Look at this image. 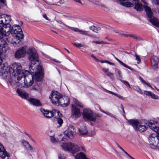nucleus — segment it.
<instances>
[{
  "label": "nucleus",
  "instance_id": "nucleus-1",
  "mask_svg": "<svg viewBox=\"0 0 159 159\" xmlns=\"http://www.w3.org/2000/svg\"><path fill=\"white\" fill-rule=\"evenodd\" d=\"M29 53V59L31 64L29 66V69L31 72L36 74L38 72H40L42 70V67L40 65H37L36 68L34 66L36 62L38 61V56L37 52L34 48L30 47Z\"/></svg>",
  "mask_w": 159,
  "mask_h": 159
},
{
  "label": "nucleus",
  "instance_id": "nucleus-2",
  "mask_svg": "<svg viewBox=\"0 0 159 159\" xmlns=\"http://www.w3.org/2000/svg\"><path fill=\"white\" fill-rule=\"evenodd\" d=\"M8 67L11 75L12 76L16 77L17 80L23 78L24 73L26 74L29 73V71L22 70V66L20 63H13Z\"/></svg>",
  "mask_w": 159,
  "mask_h": 159
},
{
  "label": "nucleus",
  "instance_id": "nucleus-3",
  "mask_svg": "<svg viewBox=\"0 0 159 159\" xmlns=\"http://www.w3.org/2000/svg\"><path fill=\"white\" fill-rule=\"evenodd\" d=\"M33 77L29 71L28 74L24 73L22 79L18 80L21 87H28L31 86L33 83Z\"/></svg>",
  "mask_w": 159,
  "mask_h": 159
},
{
  "label": "nucleus",
  "instance_id": "nucleus-4",
  "mask_svg": "<svg viewBox=\"0 0 159 159\" xmlns=\"http://www.w3.org/2000/svg\"><path fill=\"white\" fill-rule=\"evenodd\" d=\"M61 146L64 150L70 152L73 155L80 150L79 147L77 145L71 142L68 143H63Z\"/></svg>",
  "mask_w": 159,
  "mask_h": 159
},
{
  "label": "nucleus",
  "instance_id": "nucleus-5",
  "mask_svg": "<svg viewBox=\"0 0 159 159\" xmlns=\"http://www.w3.org/2000/svg\"><path fill=\"white\" fill-rule=\"evenodd\" d=\"M11 34L15 35L17 39L19 40L22 39L24 35L22 30L19 25H14L11 27Z\"/></svg>",
  "mask_w": 159,
  "mask_h": 159
},
{
  "label": "nucleus",
  "instance_id": "nucleus-6",
  "mask_svg": "<svg viewBox=\"0 0 159 159\" xmlns=\"http://www.w3.org/2000/svg\"><path fill=\"white\" fill-rule=\"evenodd\" d=\"M62 95L57 91H52L49 96L52 102L54 105L58 106L60 99H61Z\"/></svg>",
  "mask_w": 159,
  "mask_h": 159
},
{
  "label": "nucleus",
  "instance_id": "nucleus-7",
  "mask_svg": "<svg viewBox=\"0 0 159 159\" xmlns=\"http://www.w3.org/2000/svg\"><path fill=\"white\" fill-rule=\"evenodd\" d=\"M128 121L135 129L138 130L140 132H143L146 129V127L145 125H143L141 122H139L137 120H129Z\"/></svg>",
  "mask_w": 159,
  "mask_h": 159
},
{
  "label": "nucleus",
  "instance_id": "nucleus-8",
  "mask_svg": "<svg viewBox=\"0 0 159 159\" xmlns=\"http://www.w3.org/2000/svg\"><path fill=\"white\" fill-rule=\"evenodd\" d=\"M147 125L153 131L157 133L159 135V126H157L158 123L157 121L150 120L149 122L147 123ZM154 146L159 147V138L158 141H157L156 144Z\"/></svg>",
  "mask_w": 159,
  "mask_h": 159
},
{
  "label": "nucleus",
  "instance_id": "nucleus-9",
  "mask_svg": "<svg viewBox=\"0 0 159 159\" xmlns=\"http://www.w3.org/2000/svg\"><path fill=\"white\" fill-rule=\"evenodd\" d=\"M0 72V75L2 79L6 81L10 80L11 75V73L9 72V67L3 66L2 67Z\"/></svg>",
  "mask_w": 159,
  "mask_h": 159
},
{
  "label": "nucleus",
  "instance_id": "nucleus-10",
  "mask_svg": "<svg viewBox=\"0 0 159 159\" xmlns=\"http://www.w3.org/2000/svg\"><path fill=\"white\" fill-rule=\"evenodd\" d=\"M3 26V27L0 26V38H3L4 36H8L11 33V27H10L11 25L9 24Z\"/></svg>",
  "mask_w": 159,
  "mask_h": 159
},
{
  "label": "nucleus",
  "instance_id": "nucleus-11",
  "mask_svg": "<svg viewBox=\"0 0 159 159\" xmlns=\"http://www.w3.org/2000/svg\"><path fill=\"white\" fill-rule=\"evenodd\" d=\"M83 116L84 119L85 121H95L94 115L93 114L92 111L89 109H85L84 110Z\"/></svg>",
  "mask_w": 159,
  "mask_h": 159
},
{
  "label": "nucleus",
  "instance_id": "nucleus-12",
  "mask_svg": "<svg viewBox=\"0 0 159 159\" xmlns=\"http://www.w3.org/2000/svg\"><path fill=\"white\" fill-rule=\"evenodd\" d=\"M64 134L70 139H73L75 134V129L74 127L72 125H70L68 129L64 132Z\"/></svg>",
  "mask_w": 159,
  "mask_h": 159
},
{
  "label": "nucleus",
  "instance_id": "nucleus-13",
  "mask_svg": "<svg viewBox=\"0 0 159 159\" xmlns=\"http://www.w3.org/2000/svg\"><path fill=\"white\" fill-rule=\"evenodd\" d=\"M11 20V18L9 15L3 14L0 16V24L3 25L9 24Z\"/></svg>",
  "mask_w": 159,
  "mask_h": 159
},
{
  "label": "nucleus",
  "instance_id": "nucleus-14",
  "mask_svg": "<svg viewBox=\"0 0 159 159\" xmlns=\"http://www.w3.org/2000/svg\"><path fill=\"white\" fill-rule=\"evenodd\" d=\"M70 98L67 96H62L61 99H60L58 105H61L63 107H66L70 103Z\"/></svg>",
  "mask_w": 159,
  "mask_h": 159
},
{
  "label": "nucleus",
  "instance_id": "nucleus-15",
  "mask_svg": "<svg viewBox=\"0 0 159 159\" xmlns=\"http://www.w3.org/2000/svg\"><path fill=\"white\" fill-rule=\"evenodd\" d=\"M40 111L44 116L46 118H51L54 115V114L56 113V110H53L52 111H49L44 109H41Z\"/></svg>",
  "mask_w": 159,
  "mask_h": 159
},
{
  "label": "nucleus",
  "instance_id": "nucleus-16",
  "mask_svg": "<svg viewBox=\"0 0 159 159\" xmlns=\"http://www.w3.org/2000/svg\"><path fill=\"white\" fill-rule=\"evenodd\" d=\"M25 49L24 47H22L15 52V57L16 58H21L25 56Z\"/></svg>",
  "mask_w": 159,
  "mask_h": 159
},
{
  "label": "nucleus",
  "instance_id": "nucleus-17",
  "mask_svg": "<svg viewBox=\"0 0 159 159\" xmlns=\"http://www.w3.org/2000/svg\"><path fill=\"white\" fill-rule=\"evenodd\" d=\"M81 115L80 110L76 107H72L71 116L73 118L76 119Z\"/></svg>",
  "mask_w": 159,
  "mask_h": 159
},
{
  "label": "nucleus",
  "instance_id": "nucleus-18",
  "mask_svg": "<svg viewBox=\"0 0 159 159\" xmlns=\"http://www.w3.org/2000/svg\"><path fill=\"white\" fill-rule=\"evenodd\" d=\"M16 92L19 96L22 98L27 99L29 97V94L22 89H17Z\"/></svg>",
  "mask_w": 159,
  "mask_h": 159
},
{
  "label": "nucleus",
  "instance_id": "nucleus-19",
  "mask_svg": "<svg viewBox=\"0 0 159 159\" xmlns=\"http://www.w3.org/2000/svg\"><path fill=\"white\" fill-rule=\"evenodd\" d=\"M159 137L156 134H151L149 136L148 139L150 144L154 146L156 145V142L158 141Z\"/></svg>",
  "mask_w": 159,
  "mask_h": 159
},
{
  "label": "nucleus",
  "instance_id": "nucleus-20",
  "mask_svg": "<svg viewBox=\"0 0 159 159\" xmlns=\"http://www.w3.org/2000/svg\"><path fill=\"white\" fill-rule=\"evenodd\" d=\"M151 65L154 69L157 67L158 64L159 62L158 57L155 56H152L151 59Z\"/></svg>",
  "mask_w": 159,
  "mask_h": 159
},
{
  "label": "nucleus",
  "instance_id": "nucleus-21",
  "mask_svg": "<svg viewBox=\"0 0 159 159\" xmlns=\"http://www.w3.org/2000/svg\"><path fill=\"white\" fill-rule=\"evenodd\" d=\"M6 156L10 157V155L7 153L3 145L0 143V157L4 158Z\"/></svg>",
  "mask_w": 159,
  "mask_h": 159
},
{
  "label": "nucleus",
  "instance_id": "nucleus-22",
  "mask_svg": "<svg viewBox=\"0 0 159 159\" xmlns=\"http://www.w3.org/2000/svg\"><path fill=\"white\" fill-rule=\"evenodd\" d=\"M28 101L31 104L34 106H40L42 105L40 101L36 98H30L28 99Z\"/></svg>",
  "mask_w": 159,
  "mask_h": 159
},
{
  "label": "nucleus",
  "instance_id": "nucleus-23",
  "mask_svg": "<svg viewBox=\"0 0 159 159\" xmlns=\"http://www.w3.org/2000/svg\"><path fill=\"white\" fill-rule=\"evenodd\" d=\"M120 2V4L125 7H132L134 6V5L133 3L129 1L128 0H116Z\"/></svg>",
  "mask_w": 159,
  "mask_h": 159
},
{
  "label": "nucleus",
  "instance_id": "nucleus-24",
  "mask_svg": "<svg viewBox=\"0 0 159 159\" xmlns=\"http://www.w3.org/2000/svg\"><path fill=\"white\" fill-rule=\"evenodd\" d=\"M133 4L134 6V9L137 11H143V8L144 7L142 5V4L139 2V0H138V1L135 2Z\"/></svg>",
  "mask_w": 159,
  "mask_h": 159
},
{
  "label": "nucleus",
  "instance_id": "nucleus-25",
  "mask_svg": "<svg viewBox=\"0 0 159 159\" xmlns=\"http://www.w3.org/2000/svg\"><path fill=\"white\" fill-rule=\"evenodd\" d=\"M143 7L148 17L150 19L152 18L153 16V13L151 9L149 7L145 5H144Z\"/></svg>",
  "mask_w": 159,
  "mask_h": 159
},
{
  "label": "nucleus",
  "instance_id": "nucleus-26",
  "mask_svg": "<svg viewBox=\"0 0 159 159\" xmlns=\"http://www.w3.org/2000/svg\"><path fill=\"white\" fill-rule=\"evenodd\" d=\"M79 134L81 136H85L87 135L88 132L85 127L84 126H82L79 128Z\"/></svg>",
  "mask_w": 159,
  "mask_h": 159
},
{
  "label": "nucleus",
  "instance_id": "nucleus-27",
  "mask_svg": "<svg viewBox=\"0 0 159 159\" xmlns=\"http://www.w3.org/2000/svg\"><path fill=\"white\" fill-rule=\"evenodd\" d=\"M149 21L154 25L159 27V20L156 17H153L152 18L149 19Z\"/></svg>",
  "mask_w": 159,
  "mask_h": 159
},
{
  "label": "nucleus",
  "instance_id": "nucleus-28",
  "mask_svg": "<svg viewBox=\"0 0 159 159\" xmlns=\"http://www.w3.org/2000/svg\"><path fill=\"white\" fill-rule=\"evenodd\" d=\"M75 159H89L86 157V155L82 152L78 153L75 157Z\"/></svg>",
  "mask_w": 159,
  "mask_h": 159
},
{
  "label": "nucleus",
  "instance_id": "nucleus-29",
  "mask_svg": "<svg viewBox=\"0 0 159 159\" xmlns=\"http://www.w3.org/2000/svg\"><path fill=\"white\" fill-rule=\"evenodd\" d=\"M56 113L59 116V117L57 118V123L59 125L57 126V127H60L61 126L63 123V120L60 117V116L61 115V114L60 113L59 111H57Z\"/></svg>",
  "mask_w": 159,
  "mask_h": 159
},
{
  "label": "nucleus",
  "instance_id": "nucleus-30",
  "mask_svg": "<svg viewBox=\"0 0 159 159\" xmlns=\"http://www.w3.org/2000/svg\"><path fill=\"white\" fill-rule=\"evenodd\" d=\"M22 143L24 145L27 149H29L30 151H33L34 149V148H32L29 144V142L25 140H22Z\"/></svg>",
  "mask_w": 159,
  "mask_h": 159
},
{
  "label": "nucleus",
  "instance_id": "nucleus-31",
  "mask_svg": "<svg viewBox=\"0 0 159 159\" xmlns=\"http://www.w3.org/2000/svg\"><path fill=\"white\" fill-rule=\"evenodd\" d=\"M7 45L6 41L0 38V49L2 48H5Z\"/></svg>",
  "mask_w": 159,
  "mask_h": 159
},
{
  "label": "nucleus",
  "instance_id": "nucleus-32",
  "mask_svg": "<svg viewBox=\"0 0 159 159\" xmlns=\"http://www.w3.org/2000/svg\"><path fill=\"white\" fill-rule=\"evenodd\" d=\"M90 29L93 31L95 33H98V31L100 30L101 28L99 27H97L94 25H92L90 27Z\"/></svg>",
  "mask_w": 159,
  "mask_h": 159
},
{
  "label": "nucleus",
  "instance_id": "nucleus-33",
  "mask_svg": "<svg viewBox=\"0 0 159 159\" xmlns=\"http://www.w3.org/2000/svg\"><path fill=\"white\" fill-rule=\"evenodd\" d=\"M115 59L122 65L124 67L127 68L130 70H132V69L129 66H128L126 64H125L123 62L119 60L118 58H117L116 57H115Z\"/></svg>",
  "mask_w": 159,
  "mask_h": 159
},
{
  "label": "nucleus",
  "instance_id": "nucleus-34",
  "mask_svg": "<svg viewBox=\"0 0 159 159\" xmlns=\"http://www.w3.org/2000/svg\"><path fill=\"white\" fill-rule=\"evenodd\" d=\"M17 81L18 80H17ZM6 81L8 84H9V85L13 86V87H15V85L17 83H19L18 81H17V82H16L15 81H13L11 79V77H10V80H9L8 81Z\"/></svg>",
  "mask_w": 159,
  "mask_h": 159
},
{
  "label": "nucleus",
  "instance_id": "nucleus-35",
  "mask_svg": "<svg viewBox=\"0 0 159 159\" xmlns=\"http://www.w3.org/2000/svg\"><path fill=\"white\" fill-rule=\"evenodd\" d=\"M34 77L36 81L37 82H40L42 80L41 76L39 74H36Z\"/></svg>",
  "mask_w": 159,
  "mask_h": 159
},
{
  "label": "nucleus",
  "instance_id": "nucleus-36",
  "mask_svg": "<svg viewBox=\"0 0 159 159\" xmlns=\"http://www.w3.org/2000/svg\"><path fill=\"white\" fill-rule=\"evenodd\" d=\"M74 101L76 105L80 107H82L83 106V105L80 102H79L76 99L73 100Z\"/></svg>",
  "mask_w": 159,
  "mask_h": 159
},
{
  "label": "nucleus",
  "instance_id": "nucleus-37",
  "mask_svg": "<svg viewBox=\"0 0 159 159\" xmlns=\"http://www.w3.org/2000/svg\"><path fill=\"white\" fill-rule=\"evenodd\" d=\"M100 110L102 112L107 114V115H108L109 116L112 117H113V118H116V117L114 116L112 114H111L109 112H106L105 111H104V110H102V109H101L100 108Z\"/></svg>",
  "mask_w": 159,
  "mask_h": 159
},
{
  "label": "nucleus",
  "instance_id": "nucleus-38",
  "mask_svg": "<svg viewBox=\"0 0 159 159\" xmlns=\"http://www.w3.org/2000/svg\"><path fill=\"white\" fill-rule=\"evenodd\" d=\"M66 27L75 32H80V30L77 28H74L73 27H70L69 26H66Z\"/></svg>",
  "mask_w": 159,
  "mask_h": 159
},
{
  "label": "nucleus",
  "instance_id": "nucleus-39",
  "mask_svg": "<svg viewBox=\"0 0 159 159\" xmlns=\"http://www.w3.org/2000/svg\"><path fill=\"white\" fill-rule=\"evenodd\" d=\"M129 36L137 41H139L142 39L140 37L137 36L135 34L129 35Z\"/></svg>",
  "mask_w": 159,
  "mask_h": 159
},
{
  "label": "nucleus",
  "instance_id": "nucleus-40",
  "mask_svg": "<svg viewBox=\"0 0 159 159\" xmlns=\"http://www.w3.org/2000/svg\"><path fill=\"white\" fill-rule=\"evenodd\" d=\"M64 139H65V138H64L62 134L59 135L57 138V140L59 142L63 141Z\"/></svg>",
  "mask_w": 159,
  "mask_h": 159
},
{
  "label": "nucleus",
  "instance_id": "nucleus-41",
  "mask_svg": "<svg viewBox=\"0 0 159 159\" xmlns=\"http://www.w3.org/2000/svg\"><path fill=\"white\" fill-rule=\"evenodd\" d=\"M79 33H80L81 34H82L86 35L88 36H90V35L88 33V31L85 30H80Z\"/></svg>",
  "mask_w": 159,
  "mask_h": 159
},
{
  "label": "nucleus",
  "instance_id": "nucleus-42",
  "mask_svg": "<svg viewBox=\"0 0 159 159\" xmlns=\"http://www.w3.org/2000/svg\"><path fill=\"white\" fill-rule=\"evenodd\" d=\"M115 71L118 75L119 77L121 78H122V75L121 74V72L120 70L116 68H115Z\"/></svg>",
  "mask_w": 159,
  "mask_h": 159
},
{
  "label": "nucleus",
  "instance_id": "nucleus-43",
  "mask_svg": "<svg viewBox=\"0 0 159 159\" xmlns=\"http://www.w3.org/2000/svg\"><path fill=\"white\" fill-rule=\"evenodd\" d=\"M120 80L125 85L128 86L129 88H131L129 84L127 81L122 80Z\"/></svg>",
  "mask_w": 159,
  "mask_h": 159
},
{
  "label": "nucleus",
  "instance_id": "nucleus-44",
  "mask_svg": "<svg viewBox=\"0 0 159 159\" xmlns=\"http://www.w3.org/2000/svg\"><path fill=\"white\" fill-rule=\"evenodd\" d=\"M135 56L136 57V59L137 61V63L139 64L141 62V60L140 57L136 54H135Z\"/></svg>",
  "mask_w": 159,
  "mask_h": 159
},
{
  "label": "nucleus",
  "instance_id": "nucleus-45",
  "mask_svg": "<svg viewBox=\"0 0 159 159\" xmlns=\"http://www.w3.org/2000/svg\"><path fill=\"white\" fill-rule=\"evenodd\" d=\"M151 97L152 98H153L154 99H157L159 98V97L157 95H156L154 94H153V93H152L151 95Z\"/></svg>",
  "mask_w": 159,
  "mask_h": 159
},
{
  "label": "nucleus",
  "instance_id": "nucleus-46",
  "mask_svg": "<svg viewBox=\"0 0 159 159\" xmlns=\"http://www.w3.org/2000/svg\"><path fill=\"white\" fill-rule=\"evenodd\" d=\"M73 44L74 46H75L77 48L82 47L83 46V45L82 44L80 43H73Z\"/></svg>",
  "mask_w": 159,
  "mask_h": 159
},
{
  "label": "nucleus",
  "instance_id": "nucleus-47",
  "mask_svg": "<svg viewBox=\"0 0 159 159\" xmlns=\"http://www.w3.org/2000/svg\"><path fill=\"white\" fill-rule=\"evenodd\" d=\"M152 92L150 91H144V94L150 96L152 93Z\"/></svg>",
  "mask_w": 159,
  "mask_h": 159
},
{
  "label": "nucleus",
  "instance_id": "nucleus-48",
  "mask_svg": "<svg viewBox=\"0 0 159 159\" xmlns=\"http://www.w3.org/2000/svg\"><path fill=\"white\" fill-rule=\"evenodd\" d=\"M152 3L157 5H159V0H152Z\"/></svg>",
  "mask_w": 159,
  "mask_h": 159
},
{
  "label": "nucleus",
  "instance_id": "nucleus-49",
  "mask_svg": "<svg viewBox=\"0 0 159 159\" xmlns=\"http://www.w3.org/2000/svg\"><path fill=\"white\" fill-rule=\"evenodd\" d=\"M134 87L136 88V89H135V88H134L136 90H137V91L141 93V94H143V92H142V91H141V89L139 88L138 87V86H136V87Z\"/></svg>",
  "mask_w": 159,
  "mask_h": 159
},
{
  "label": "nucleus",
  "instance_id": "nucleus-50",
  "mask_svg": "<svg viewBox=\"0 0 159 159\" xmlns=\"http://www.w3.org/2000/svg\"><path fill=\"white\" fill-rule=\"evenodd\" d=\"M56 21L59 24H62L64 26L66 27V26H68V25H66L64 23H63L61 21L59 20H56Z\"/></svg>",
  "mask_w": 159,
  "mask_h": 159
},
{
  "label": "nucleus",
  "instance_id": "nucleus-51",
  "mask_svg": "<svg viewBox=\"0 0 159 159\" xmlns=\"http://www.w3.org/2000/svg\"><path fill=\"white\" fill-rule=\"evenodd\" d=\"M106 75L107 76L111 78L112 77L113 75V74L110 72L109 71L107 72L106 73Z\"/></svg>",
  "mask_w": 159,
  "mask_h": 159
},
{
  "label": "nucleus",
  "instance_id": "nucleus-52",
  "mask_svg": "<svg viewBox=\"0 0 159 159\" xmlns=\"http://www.w3.org/2000/svg\"><path fill=\"white\" fill-rule=\"evenodd\" d=\"M141 81L142 82V83H143L144 84H145L147 85L148 86L151 88H152V87L149 84H148L144 80H143V79L141 80Z\"/></svg>",
  "mask_w": 159,
  "mask_h": 159
},
{
  "label": "nucleus",
  "instance_id": "nucleus-53",
  "mask_svg": "<svg viewBox=\"0 0 159 159\" xmlns=\"http://www.w3.org/2000/svg\"><path fill=\"white\" fill-rule=\"evenodd\" d=\"M94 115V117L95 118V121L96 120V118L97 117H102V114H97L95 115Z\"/></svg>",
  "mask_w": 159,
  "mask_h": 159
},
{
  "label": "nucleus",
  "instance_id": "nucleus-54",
  "mask_svg": "<svg viewBox=\"0 0 159 159\" xmlns=\"http://www.w3.org/2000/svg\"><path fill=\"white\" fill-rule=\"evenodd\" d=\"M102 70L106 74L109 71V70L108 69L105 68H102Z\"/></svg>",
  "mask_w": 159,
  "mask_h": 159
},
{
  "label": "nucleus",
  "instance_id": "nucleus-55",
  "mask_svg": "<svg viewBox=\"0 0 159 159\" xmlns=\"http://www.w3.org/2000/svg\"><path fill=\"white\" fill-rule=\"evenodd\" d=\"M115 96H117V97H118L120 99H123V97L122 96H120L118 94L116 93L115 94Z\"/></svg>",
  "mask_w": 159,
  "mask_h": 159
},
{
  "label": "nucleus",
  "instance_id": "nucleus-56",
  "mask_svg": "<svg viewBox=\"0 0 159 159\" xmlns=\"http://www.w3.org/2000/svg\"><path fill=\"white\" fill-rule=\"evenodd\" d=\"M51 139L52 143H55L56 141L55 138L53 136L51 137Z\"/></svg>",
  "mask_w": 159,
  "mask_h": 159
},
{
  "label": "nucleus",
  "instance_id": "nucleus-57",
  "mask_svg": "<svg viewBox=\"0 0 159 159\" xmlns=\"http://www.w3.org/2000/svg\"><path fill=\"white\" fill-rule=\"evenodd\" d=\"M43 17L44 18H45L46 20H48L49 21H50V19H48V17L47 16L46 14H43Z\"/></svg>",
  "mask_w": 159,
  "mask_h": 159
},
{
  "label": "nucleus",
  "instance_id": "nucleus-58",
  "mask_svg": "<svg viewBox=\"0 0 159 159\" xmlns=\"http://www.w3.org/2000/svg\"><path fill=\"white\" fill-rule=\"evenodd\" d=\"M105 62L111 65H114V64L113 63H112L110 61H105Z\"/></svg>",
  "mask_w": 159,
  "mask_h": 159
},
{
  "label": "nucleus",
  "instance_id": "nucleus-59",
  "mask_svg": "<svg viewBox=\"0 0 159 159\" xmlns=\"http://www.w3.org/2000/svg\"><path fill=\"white\" fill-rule=\"evenodd\" d=\"M106 91L107 92H108V93H111V94H113V95H115V94H116V93H114V92H112V91H109V90H106Z\"/></svg>",
  "mask_w": 159,
  "mask_h": 159
},
{
  "label": "nucleus",
  "instance_id": "nucleus-60",
  "mask_svg": "<svg viewBox=\"0 0 159 159\" xmlns=\"http://www.w3.org/2000/svg\"><path fill=\"white\" fill-rule=\"evenodd\" d=\"M121 108L122 109V110H123V112L124 113V114L123 115L124 116H125V111H124V107H123V106L122 105H121Z\"/></svg>",
  "mask_w": 159,
  "mask_h": 159
},
{
  "label": "nucleus",
  "instance_id": "nucleus-61",
  "mask_svg": "<svg viewBox=\"0 0 159 159\" xmlns=\"http://www.w3.org/2000/svg\"><path fill=\"white\" fill-rule=\"evenodd\" d=\"M11 43L14 46L16 47L17 45V43L16 42H12Z\"/></svg>",
  "mask_w": 159,
  "mask_h": 159
},
{
  "label": "nucleus",
  "instance_id": "nucleus-62",
  "mask_svg": "<svg viewBox=\"0 0 159 159\" xmlns=\"http://www.w3.org/2000/svg\"><path fill=\"white\" fill-rule=\"evenodd\" d=\"M100 44H109L108 43L106 42H105L103 41H100Z\"/></svg>",
  "mask_w": 159,
  "mask_h": 159
},
{
  "label": "nucleus",
  "instance_id": "nucleus-63",
  "mask_svg": "<svg viewBox=\"0 0 159 159\" xmlns=\"http://www.w3.org/2000/svg\"><path fill=\"white\" fill-rule=\"evenodd\" d=\"M59 159H66L65 158L63 157L62 158V155L61 154H59L58 155Z\"/></svg>",
  "mask_w": 159,
  "mask_h": 159
},
{
  "label": "nucleus",
  "instance_id": "nucleus-64",
  "mask_svg": "<svg viewBox=\"0 0 159 159\" xmlns=\"http://www.w3.org/2000/svg\"><path fill=\"white\" fill-rule=\"evenodd\" d=\"M0 2L2 4H5L6 2V0H0Z\"/></svg>",
  "mask_w": 159,
  "mask_h": 159
}]
</instances>
